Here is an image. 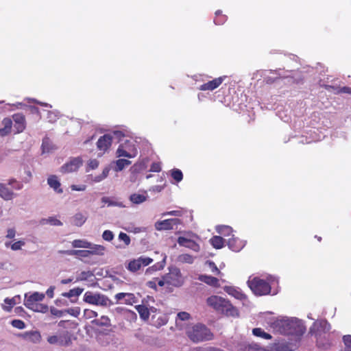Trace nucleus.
I'll return each mask as SVG.
<instances>
[{
  "mask_svg": "<svg viewBox=\"0 0 351 351\" xmlns=\"http://www.w3.org/2000/svg\"><path fill=\"white\" fill-rule=\"evenodd\" d=\"M8 184L11 186L13 188V189L18 191L21 190L23 188V184H22V182L17 181L14 178H11L8 180Z\"/></svg>",
  "mask_w": 351,
  "mask_h": 351,
  "instance_id": "de8ad7c7",
  "label": "nucleus"
},
{
  "mask_svg": "<svg viewBox=\"0 0 351 351\" xmlns=\"http://www.w3.org/2000/svg\"><path fill=\"white\" fill-rule=\"evenodd\" d=\"M102 239L106 241H111L114 239V234L110 230H105L102 234Z\"/></svg>",
  "mask_w": 351,
  "mask_h": 351,
  "instance_id": "13d9d810",
  "label": "nucleus"
},
{
  "mask_svg": "<svg viewBox=\"0 0 351 351\" xmlns=\"http://www.w3.org/2000/svg\"><path fill=\"white\" fill-rule=\"evenodd\" d=\"M84 314L86 319H90L93 317H96L97 316V312L90 309H85Z\"/></svg>",
  "mask_w": 351,
  "mask_h": 351,
  "instance_id": "e2e57ef3",
  "label": "nucleus"
},
{
  "mask_svg": "<svg viewBox=\"0 0 351 351\" xmlns=\"http://www.w3.org/2000/svg\"><path fill=\"white\" fill-rule=\"evenodd\" d=\"M72 246L75 248H87L90 247V242L85 239H75L71 243Z\"/></svg>",
  "mask_w": 351,
  "mask_h": 351,
  "instance_id": "58836bf2",
  "label": "nucleus"
},
{
  "mask_svg": "<svg viewBox=\"0 0 351 351\" xmlns=\"http://www.w3.org/2000/svg\"><path fill=\"white\" fill-rule=\"evenodd\" d=\"M198 280L210 286L216 287L219 286V280L211 276L199 275Z\"/></svg>",
  "mask_w": 351,
  "mask_h": 351,
  "instance_id": "a878e982",
  "label": "nucleus"
},
{
  "mask_svg": "<svg viewBox=\"0 0 351 351\" xmlns=\"http://www.w3.org/2000/svg\"><path fill=\"white\" fill-rule=\"evenodd\" d=\"M245 351H264V350L256 344H249L245 347Z\"/></svg>",
  "mask_w": 351,
  "mask_h": 351,
  "instance_id": "052dcab7",
  "label": "nucleus"
},
{
  "mask_svg": "<svg viewBox=\"0 0 351 351\" xmlns=\"http://www.w3.org/2000/svg\"><path fill=\"white\" fill-rule=\"evenodd\" d=\"M178 260L179 262L182 263L191 264L193 263L194 258L190 254H183L180 255L178 257Z\"/></svg>",
  "mask_w": 351,
  "mask_h": 351,
  "instance_id": "49530a36",
  "label": "nucleus"
},
{
  "mask_svg": "<svg viewBox=\"0 0 351 351\" xmlns=\"http://www.w3.org/2000/svg\"><path fill=\"white\" fill-rule=\"evenodd\" d=\"M118 239L119 241L124 243L125 246H128L130 244V238L126 233L121 232L119 234Z\"/></svg>",
  "mask_w": 351,
  "mask_h": 351,
  "instance_id": "864d4df0",
  "label": "nucleus"
},
{
  "mask_svg": "<svg viewBox=\"0 0 351 351\" xmlns=\"http://www.w3.org/2000/svg\"><path fill=\"white\" fill-rule=\"evenodd\" d=\"M25 337L29 341L34 343H38L41 340V335L38 331L27 332L25 334Z\"/></svg>",
  "mask_w": 351,
  "mask_h": 351,
  "instance_id": "c756f323",
  "label": "nucleus"
},
{
  "mask_svg": "<svg viewBox=\"0 0 351 351\" xmlns=\"http://www.w3.org/2000/svg\"><path fill=\"white\" fill-rule=\"evenodd\" d=\"M161 170L160 165L158 162H154L150 168V171L153 172H159Z\"/></svg>",
  "mask_w": 351,
  "mask_h": 351,
  "instance_id": "774afa93",
  "label": "nucleus"
},
{
  "mask_svg": "<svg viewBox=\"0 0 351 351\" xmlns=\"http://www.w3.org/2000/svg\"><path fill=\"white\" fill-rule=\"evenodd\" d=\"M224 291L231 296L240 300H245L247 297L246 295L239 289L234 287L226 286Z\"/></svg>",
  "mask_w": 351,
  "mask_h": 351,
  "instance_id": "4be33fe9",
  "label": "nucleus"
},
{
  "mask_svg": "<svg viewBox=\"0 0 351 351\" xmlns=\"http://www.w3.org/2000/svg\"><path fill=\"white\" fill-rule=\"evenodd\" d=\"M191 318V315L189 313L182 311L178 313L176 324V326L182 328V322L188 321Z\"/></svg>",
  "mask_w": 351,
  "mask_h": 351,
  "instance_id": "2f4dec72",
  "label": "nucleus"
},
{
  "mask_svg": "<svg viewBox=\"0 0 351 351\" xmlns=\"http://www.w3.org/2000/svg\"><path fill=\"white\" fill-rule=\"evenodd\" d=\"M16 196L11 189H10L5 184L0 182V197L5 200H12Z\"/></svg>",
  "mask_w": 351,
  "mask_h": 351,
  "instance_id": "412c9836",
  "label": "nucleus"
},
{
  "mask_svg": "<svg viewBox=\"0 0 351 351\" xmlns=\"http://www.w3.org/2000/svg\"><path fill=\"white\" fill-rule=\"evenodd\" d=\"M216 230L219 234L224 237L229 236L232 232V228L230 226L225 225L217 226Z\"/></svg>",
  "mask_w": 351,
  "mask_h": 351,
  "instance_id": "a19ab883",
  "label": "nucleus"
},
{
  "mask_svg": "<svg viewBox=\"0 0 351 351\" xmlns=\"http://www.w3.org/2000/svg\"><path fill=\"white\" fill-rule=\"evenodd\" d=\"M226 16L222 14V12L221 10H217L215 12V17L214 19V23L215 25H223L226 21Z\"/></svg>",
  "mask_w": 351,
  "mask_h": 351,
  "instance_id": "37998d69",
  "label": "nucleus"
},
{
  "mask_svg": "<svg viewBox=\"0 0 351 351\" xmlns=\"http://www.w3.org/2000/svg\"><path fill=\"white\" fill-rule=\"evenodd\" d=\"M171 177L177 182H180L183 178V174L180 169H175L171 171Z\"/></svg>",
  "mask_w": 351,
  "mask_h": 351,
  "instance_id": "3c124183",
  "label": "nucleus"
},
{
  "mask_svg": "<svg viewBox=\"0 0 351 351\" xmlns=\"http://www.w3.org/2000/svg\"><path fill=\"white\" fill-rule=\"evenodd\" d=\"M252 333L254 336L259 337L263 339H271V336L269 333L265 332L262 328H254L252 330Z\"/></svg>",
  "mask_w": 351,
  "mask_h": 351,
  "instance_id": "c03bdc74",
  "label": "nucleus"
},
{
  "mask_svg": "<svg viewBox=\"0 0 351 351\" xmlns=\"http://www.w3.org/2000/svg\"><path fill=\"white\" fill-rule=\"evenodd\" d=\"M122 136V132L114 131L112 133H108L101 136L97 142V149L101 152L99 156H102L110 147L113 141H117V138Z\"/></svg>",
  "mask_w": 351,
  "mask_h": 351,
  "instance_id": "0eeeda50",
  "label": "nucleus"
},
{
  "mask_svg": "<svg viewBox=\"0 0 351 351\" xmlns=\"http://www.w3.org/2000/svg\"><path fill=\"white\" fill-rule=\"evenodd\" d=\"M181 223V221L179 219H168L163 221H158L155 223V228L157 230H168L173 228L174 226H177Z\"/></svg>",
  "mask_w": 351,
  "mask_h": 351,
  "instance_id": "f8f14e48",
  "label": "nucleus"
},
{
  "mask_svg": "<svg viewBox=\"0 0 351 351\" xmlns=\"http://www.w3.org/2000/svg\"><path fill=\"white\" fill-rule=\"evenodd\" d=\"M59 117V112L58 111H49L47 113V120L49 122L53 123Z\"/></svg>",
  "mask_w": 351,
  "mask_h": 351,
  "instance_id": "5fc2aeb1",
  "label": "nucleus"
},
{
  "mask_svg": "<svg viewBox=\"0 0 351 351\" xmlns=\"http://www.w3.org/2000/svg\"><path fill=\"white\" fill-rule=\"evenodd\" d=\"M43 153H49L53 149V145L48 138H45L42 143Z\"/></svg>",
  "mask_w": 351,
  "mask_h": 351,
  "instance_id": "8fccbe9b",
  "label": "nucleus"
},
{
  "mask_svg": "<svg viewBox=\"0 0 351 351\" xmlns=\"http://www.w3.org/2000/svg\"><path fill=\"white\" fill-rule=\"evenodd\" d=\"M267 324L274 331L285 335L300 336L305 332V327L301 320L295 317H282L266 318Z\"/></svg>",
  "mask_w": 351,
  "mask_h": 351,
  "instance_id": "f257e3e1",
  "label": "nucleus"
},
{
  "mask_svg": "<svg viewBox=\"0 0 351 351\" xmlns=\"http://www.w3.org/2000/svg\"><path fill=\"white\" fill-rule=\"evenodd\" d=\"M84 301L90 304L101 306H107L110 304V300L106 295L91 291H86L84 293Z\"/></svg>",
  "mask_w": 351,
  "mask_h": 351,
  "instance_id": "9d476101",
  "label": "nucleus"
},
{
  "mask_svg": "<svg viewBox=\"0 0 351 351\" xmlns=\"http://www.w3.org/2000/svg\"><path fill=\"white\" fill-rule=\"evenodd\" d=\"M104 205L101 207H104L106 204L108 206H117L119 208L124 207L123 204L121 202L115 200L114 198L110 197H103L101 199Z\"/></svg>",
  "mask_w": 351,
  "mask_h": 351,
  "instance_id": "cd10ccee",
  "label": "nucleus"
},
{
  "mask_svg": "<svg viewBox=\"0 0 351 351\" xmlns=\"http://www.w3.org/2000/svg\"><path fill=\"white\" fill-rule=\"evenodd\" d=\"M206 265H208L211 271L215 272L217 274H220V271L218 269L217 267L213 261H207Z\"/></svg>",
  "mask_w": 351,
  "mask_h": 351,
  "instance_id": "69168bd1",
  "label": "nucleus"
},
{
  "mask_svg": "<svg viewBox=\"0 0 351 351\" xmlns=\"http://www.w3.org/2000/svg\"><path fill=\"white\" fill-rule=\"evenodd\" d=\"M21 302V296L19 295H15L14 297L12 298H6L4 300V303L6 305H3L2 306L3 309L5 311L10 312L12 307L16 304H19Z\"/></svg>",
  "mask_w": 351,
  "mask_h": 351,
  "instance_id": "5701e85b",
  "label": "nucleus"
},
{
  "mask_svg": "<svg viewBox=\"0 0 351 351\" xmlns=\"http://www.w3.org/2000/svg\"><path fill=\"white\" fill-rule=\"evenodd\" d=\"M278 283L275 277L268 276L265 279L258 276H250L247 284L252 291L258 296L268 295L271 293V287Z\"/></svg>",
  "mask_w": 351,
  "mask_h": 351,
  "instance_id": "f03ea898",
  "label": "nucleus"
},
{
  "mask_svg": "<svg viewBox=\"0 0 351 351\" xmlns=\"http://www.w3.org/2000/svg\"><path fill=\"white\" fill-rule=\"evenodd\" d=\"M245 245V242L244 241L240 240L239 238L234 237V236L228 241V247L234 252H239L243 248Z\"/></svg>",
  "mask_w": 351,
  "mask_h": 351,
  "instance_id": "aec40b11",
  "label": "nucleus"
},
{
  "mask_svg": "<svg viewBox=\"0 0 351 351\" xmlns=\"http://www.w3.org/2000/svg\"><path fill=\"white\" fill-rule=\"evenodd\" d=\"M167 256L165 254L161 261L154 264L146 269V274H152L154 271H160L164 269L166 265Z\"/></svg>",
  "mask_w": 351,
  "mask_h": 351,
  "instance_id": "393cba45",
  "label": "nucleus"
},
{
  "mask_svg": "<svg viewBox=\"0 0 351 351\" xmlns=\"http://www.w3.org/2000/svg\"><path fill=\"white\" fill-rule=\"evenodd\" d=\"M117 141L120 143L116 151L117 158L125 157L132 158L137 156L136 141L132 137L127 136L122 132V136L117 138Z\"/></svg>",
  "mask_w": 351,
  "mask_h": 351,
  "instance_id": "7ed1b4c3",
  "label": "nucleus"
},
{
  "mask_svg": "<svg viewBox=\"0 0 351 351\" xmlns=\"http://www.w3.org/2000/svg\"><path fill=\"white\" fill-rule=\"evenodd\" d=\"M88 251H90V254H96V255H104L106 251V248L104 246L101 245H96L90 243V247H87Z\"/></svg>",
  "mask_w": 351,
  "mask_h": 351,
  "instance_id": "7c9ffc66",
  "label": "nucleus"
},
{
  "mask_svg": "<svg viewBox=\"0 0 351 351\" xmlns=\"http://www.w3.org/2000/svg\"><path fill=\"white\" fill-rule=\"evenodd\" d=\"M189 339L195 343L208 341L213 339V334L204 325L197 324L189 327L186 330Z\"/></svg>",
  "mask_w": 351,
  "mask_h": 351,
  "instance_id": "39448f33",
  "label": "nucleus"
},
{
  "mask_svg": "<svg viewBox=\"0 0 351 351\" xmlns=\"http://www.w3.org/2000/svg\"><path fill=\"white\" fill-rule=\"evenodd\" d=\"M12 119L15 123L14 128L17 133L22 132L25 129V118L21 113H16L12 115Z\"/></svg>",
  "mask_w": 351,
  "mask_h": 351,
  "instance_id": "a211bd4d",
  "label": "nucleus"
},
{
  "mask_svg": "<svg viewBox=\"0 0 351 351\" xmlns=\"http://www.w3.org/2000/svg\"><path fill=\"white\" fill-rule=\"evenodd\" d=\"M344 348L342 351H351V335H347L343 337Z\"/></svg>",
  "mask_w": 351,
  "mask_h": 351,
  "instance_id": "09e8293b",
  "label": "nucleus"
},
{
  "mask_svg": "<svg viewBox=\"0 0 351 351\" xmlns=\"http://www.w3.org/2000/svg\"><path fill=\"white\" fill-rule=\"evenodd\" d=\"M99 166V162L96 159H91L88 161V167L90 169H95Z\"/></svg>",
  "mask_w": 351,
  "mask_h": 351,
  "instance_id": "338daca9",
  "label": "nucleus"
},
{
  "mask_svg": "<svg viewBox=\"0 0 351 351\" xmlns=\"http://www.w3.org/2000/svg\"><path fill=\"white\" fill-rule=\"evenodd\" d=\"M114 170L117 172L122 171L125 167L131 164V161L127 159H118L114 162Z\"/></svg>",
  "mask_w": 351,
  "mask_h": 351,
  "instance_id": "f704fd0d",
  "label": "nucleus"
},
{
  "mask_svg": "<svg viewBox=\"0 0 351 351\" xmlns=\"http://www.w3.org/2000/svg\"><path fill=\"white\" fill-rule=\"evenodd\" d=\"M147 195L138 193H133L130 196V200L135 204H140L147 199Z\"/></svg>",
  "mask_w": 351,
  "mask_h": 351,
  "instance_id": "72a5a7b5",
  "label": "nucleus"
},
{
  "mask_svg": "<svg viewBox=\"0 0 351 351\" xmlns=\"http://www.w3.org/2000/svg\"><path fill=\"white\" fill-rule=\"evenodd\" d=\"M50 312L53 315H55L58 317H62L66 313L65 311L59 310L54 307L51 308Z\"/></svg>",
  "mask_w": 351,
  "mask_h": 351,
  "instance_id": "680f3d73",
  "label": "nucleus"
},
{
  "mask_svg": "<svg viewBox=\"0 0 351 351\" xmlns=\"http://www.w3.org/2000/svg\"><path fill=\"white\" fill-rule=\"evenodd\" d=\"M11 324L13 327L18 329H23L25 327V324L23 321L20 319H14L12 321Z\"/></svg>",
  "mask_w": 351,
  "mask_h": 351,
  "instance_id": "4d7b16f0",
  "label": "nucleus"
},
{
  "mask_svg": "<svg viewBox=\"0 0 351 351\" xmlns=\"http://www.w3.org/2000/svg\"><path fill=\"white\" fill-rule=\"evenodd\" d=\"M1 124L3 128L8 130L11 132L12 127V121L10 118H4L1 122Z\"/></svg>",
  "mask_w": 351,
  "mask_h": 351,
  "instance_id": "6e6d98bb",
  "label": "nucleus"
},
{
  "mask_svg": "<svg viewBox=\"0 0 351 351\" xmlns=\"http://www.w3.org/2000/svg\"><path fill=\"white\" fill-rule=\"evenodd\" d=\"M47 184L52 188L56 193H62L63 190L60 187V182L56 176H50L47 178Z\"/></svg>",
  "mask_w": 351,
  "mask_h": 351,
  "instance_id": "b1692460",
  "label": "nucleus"
},
{
  "mask_svg": "<svg viewBox=\"0 0 351 351\" xmlns=\"http://www.w3.org/2000/svg\"><path fill=\"white\" fill-rule=\"evenodd\" d=\"M226 80L228 82L227 83H225V85H227L228 84L232 85L231 82H230V78L228 77V76L223 75L219 77L215 78L213 80H210L208 82L202 84L200 86V88H217L223 83V82H224ZM236 83V81L234 80V84H232V86H237ZM237 86L240 87L241 86L237 84Z\"/></svg>",
  "mask_w": 351,
  "mask_h": 351,
  "instance_id": "ddd939ff",
  "label": "nucleus"
},
{
  "mask_svg": "<svg viewBox=\"0 0 351 351\" xmlns=\"http://www.w3.org/2000/svg\"><path fill=\"white\" fill-rule=\"evenodd\" d=\"M25 245V242L24 241L20 240L17 241L13 243L11 242H5V246L6 247H10L13 251H17L21 250L22 247Z\"/></svg>",
  "mask_w": 351,
  "mask_h": 351,
  "instance_id": "ea45409f",
  "label": "nucleus"
},
{
  "mask_svg": "<svg viewBox=\"0 0 351 351\" xmlns=\"http://www.w3.org/2000/svg\"><path fill=\"white\" fill-rule=\"evenodd\" d=\"M40 224L47 225L49 224L53 226H61L62 223L55 217H49L48 218H43L40 221Z\"/></svg>",
  "mask_w": 351,
  "mask_h": 351,
  "instance_id": "473e14b6",
  "label": "nucleus"
},
{
  "mask_svg": "<svg viewBox=\"0 0 351 351\" xmlns=\"http://www.w3.org/2000/svg\"><path fill=\"white\" fill-rule=\"evenodd\" d=\"M16 230L15 228H8L6 231V235H5V237L7 239H14L16 236Z\"/></svg>",
  "mask_w": 351,
  "mask_h": 351,
  "instance_id": "0e129e2a",
  "label": "nucleus"
},
{
  "mask_svg": "<svg viewBox=\"0 0 351 351\" xmlns=\"http://www.w3.org/2000/svg\"><path fill=\"white\" fill-rule=\"evenodd\" d=\"M330 328L329 324L326 320H317L313 323L311 328V332L315 334L316 336L321 332H326Z\"/></svg>",
  "mask_w": 351,
  "mask_h": 351,
  "instance_id": "2eb2a0df",
  "label": "nucleus"
},
{
  "mask_svg": "<svg viewBox=\"0 0 351 351\" xmlns=\"http://www.w3.org/2000/svg\"><path fill=\"white\" fill-rule=\"evenodd\" d=\"M92 323L98 326H110V319L108 317L103 315L99 319L93 320Z\"/></svg>",
  "mask_w": 351,
  "mask_h": 351,
  "instance_id": "79ce46f5",
  "label": "nucleus"
},
{
  "mask_svg": "<svg viewBox=\"0 0 351 351\" xmlns=\"http://www.w3.org/2000/svg\"><path fill=\"white\" fill-rule=\"evenodd\" d=\"M71 332L66 330L58 331L57 334L47 337V342L51 345L69 346L72 343Z\"/></svg>",
  "mask_w": 351,
  "mask_h": 351,
  "instance_id": "6e6552de",
  "label": "nucleus"
},
{
  "mask_svg": "<svg viewBox=\"0 0 351 351\" xmlns=\"http://www.w3.org/2000/svg\"><path fill=\"white\" fill-rule=\"evenodd\" d=\"M117 301L123 300V303L128 305H132L138 302V298L132 293H119L114 295Z\"/></svg>",
  "mask_w": 351,
  "mask_h": 351,
  "instance_id": "dca6fc26",
  "label": "nucleus"
},
{
  "mask_svg": "<svg viewBox=\"0 0 351 351\" xmlns=\"http://www.w3.org/2000/svg\"><path fill=\"white\" fill-rule=\"evenodd\" d=\"M83 291H84V289L77 287V288L71 289L68 292L62 293V295L63 297L68 298H71L73 297H78L82 293Z\"/></svg>",
  "mask_w": 351,
  "mask_h": 351,
  "instance_id": "4c0bfd02",
  "label": "nucleus"
},
{
  "mask_svg": "<svg viewBox=\"0 0 351 351\" xmlns=\"http://www.w3.org/2000/svg\"><path fill=\"white\" fill-rule=\"evenodd\" d=\"M135 308L139 313L141 318L143 320H147L149 317V310L144 304L135 306Z\"/></svg>",
  "mask_w": 351,
  "mask_h": 351,
  "instance_id": "c85d7f7f",
  "label": "nucleus"
},
{
  "mask_svg": "<svg viewBox=\"0 0 351 351\" xmlns=\"http://www.w3.org/2000/svg\"><path fill=\"white\" fill-rule=\"evenodd\" d=\"M65 312L77 317L80 313V308L79 307L71 308L65 311Z\"/></svg>",
  "mask_w": 351,
  "mask_h": 351,
  "instance_id": "bf43d9fd",
  "label": "nucleus"
},
{
  "mask_svg": "<svg viewBox=\"0 0 351 351\" xmlns=\"http://www.w3.org/2000/svg\"><path fill=\"white\" fill-rule=\"evenodd\" d=\"M178 243L180 245L188 247V248L193 250L194 252H199L200 250V247H199V244H197L194 241L186 239L184 237H178Z\"/></svg>",
  "mask_w": 351,
  "mask_h": 351,
  "instance_id": "6ab92c4d",
  "label": "nucleus"
},
{
  "mask_svg": "<svg viewBox=\"0 0 351 351\" xmlns=\"http://www.w3.org/2000/svg\"><path fill=\"white\" fill-rule=\"evenodd\" d=\"M279 71H269L263 72V81L266 82V84L270 85L280 80L282 76L279 73Z\"/></svg>",
  "mask_w": 351,
  "mask_h": 351,
  "instance_id": "f3484780",
  "label": "nucleus"
},
{
  "mask_svg": "<svg viewBox=\"0 0 351 351\" xmlns=\"http://www.w3.org/2000/svg\"><path fill=\"white\" fill-rule=\"evenodd\" d=\"M208 306L216 311L221 312L228 316L236 317L238 315L237 309L230 302L217 295H212L207 299Z\"/></svg>",
  "mask_w": 351,
  "mask_h": 351,
  "instance_id": "20e7f679",
  "label": "nucleus"
},
{
  "mask_svg": "<svg viewBox=\"0 0 351 351\" xmlns=\"http://www.w3.org/2000/svg\"><path fill=\"white\" fill-rule=\"evenodd\" d=\"M65 253L69 255H75L83 258L89 257L90 255V251L88 250H74L66 251Z\"/></svg>",
  "mask_w": 351,
  "mask_h": 351,
  "instance_id": "e433bc0d",
  "label": "nucleus"
},
{
  "mask_svg": "<svg viewBox=\"0 0 351 351\" xmlns=\"http://www.w3.org/2000/svg\"><path fill=\"white\" fill-rule=\"evenodd\" d=\"M153 262V259L145 256L130 260L126 265L127 269L131 272H136L142 267H146Z\"/></svg>",
  "mask_w": 351,
  "mask_h": 351,
  "instance_id": "9b49d317",
  "label": "nucleus"
},
{
  "mask_svg": "<svg viewBox=\"0 0 351 351\" xmlns=\"http://www.w3.org/2000/svg\"><path fill=\"white\" fill-rule=\"evenodd\" d=\"M270 351H292V350L285 343H277L271 348Z\"/></svg>",
  "mask_w": 351,
  "mask_h": 351,
  "instance_id": "a18cd8bd",
  "label": "nucleus"
},
{
  "mask_svg": "<svg viewBox=\"0 0 351 351\" xmlns=\"http://www.w3.org/2000/svg\"><path fill=\"white\" fill-rule=\"evenodd\" d=\"M167 285L176 287H181L184 282V278L180 271V269L176 267H169V272L165 274Z\"/></svg>",
  "mask_w": 351,
  "mask_h": 351,
  "instance_id": "1a4fd4ad",
  "label": "nucleus"
},
{
  "mask_svg": "<svg viewBox=\"0 0 351 351\" xmlns=\"http://www.w3.org/2000/svg\"><path fill=\"white\" fill-rule=\"evenodd\" d=\"M87 216L82 213H77L72 217V223L77 227H81L86 221Z\"/></svg>",
  "mask_w": 351,
  "mask_h": 351,
  "instance_id": "bb28decb",
  "label": "nucleus"
},
{
  "mask_svg": "<svg viewBox=\"0 0 351 351\" xmlns=\"http://www.w3.org/2000/svg\"><path fill=\"white\" fill-rule=\"evenodd\" d=\"M93 274L91 271H82L77 276V278H76V281H84V280H86L88 278L93 276Z\"/></svg>",
  "mask_w": 351,
  "mask_h": 351,
  "instance_id": "603ef678",
  "label": "nucleus"
},
{
  "mask_svg": "<svg viewBox=\"0 0 351 351\" xmlns=\"http://www.w3.org/2000/svg\"><path fill=\"white\" fill-rule=\"evenodd\" d=\"M82 165V160L81 158H73L61 167V171L63 173L74 172L77 171Z\"/></svg>",
  "mask_w": 351,
  "mask_h": 351,
  "instance_id": "4468645a",
  "label": "nucleus"
},
{
  "mask_svg": "<svg viewBox=\"0 0 351 351\" xmlns=\"http://www.w3.org/2000/svg\"><path fill=\"white\" fill-rule=\"evenodd\" d=\"M45 295L42 293L34 292L30 295L25 293L24 305L36 312H45L47 310V306L38 303L43 301Z\"/></svg>",
  "mask_w": 351,
  "mask_h": 351,
  "instance_id": "423d86ee",
  "label": "nucleus"
},
{
  "mask_svg": "<svg viewBox=\"0 0 351 351\" xmlns=\"http://www.w3.org/2000/svg\"><path fill=\"white\" fill-rule=\"evenodd\" d=\"M224 239L219 236H214L210 239V244L216 249H221L224 245Z\"/></svg>",
  "mask_w": 351,
  "mask_h": 351,
  "instance_id": "c9c22d12",
  "label": "nucleus"
}]
</instances>
